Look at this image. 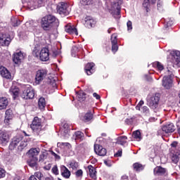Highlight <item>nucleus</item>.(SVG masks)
I'll use <instances>...</instances> for the list:
<instances>
[{"mask_svg": "<svg viewBox=\"0 0 180 180\" xmlns=\"http://www.w3.org/2000/svg\"><path fill=\"white\" fill-rule=\"evenodd\" d=\"M11 95H12L13 99H16L19 96V88L16 86H12L9 91Z\"/></svg>", "mask_w": 180, "mask_h": 180, "instance_id": "nucleus-28", "label": "nucleus"}, {"mask_svg": "<svg viewBox=\"0 0 180 180\" xmlns=\"http://www.w3.org/2000/svg\"><path fill=\"white\" fill-rule=\"evenodd\" d=\"M37 161H39V159L35 160L34 158H30L27 161L28 165L31 167V168H37Z\"/></svg>", "mask_w": 180, "mask_h": 180, "instance_id": "nucleus-34", "label": "nucleus"}, {"mask_svg": "<svg viewBox=\"0 0 180 180\" xmlns=\"http://www.w3.org/2000/svg\"><path fill=\"white\" fill-rule=\"evenodd\" d=\"M60 174L63 178L68 179L70 176H71V172L65 166L62 165L60 166Z\"/></svg>", "mask_w": 180, "mask_h": 180, "instance_id": "nucleus-23", "label": "nucleus"}, {"mask_svg": "<svg viewBox=\"0 0 180 180\" xmlns=\"http://www.w3.org/2000/svg\"><path fill=\"white\" fill-rule=\"evenodd\" d=\"M27 146V142L25 141H20V144L18 145V150H23L25 147Z\"/></svg>", "mask_w": 180, "mask_h": 180, "instance_id": "nucleus-47", "label": "nucleus"}, {"mask_svg": "<svg viewBox=\"0 0 180 180\" xmlns=\"http://www.w3.org/2000/svg\"><path fill=\"white\" fill-rule=\"evenodd\" d=\"M25 58V53L22 51L17 52L13 55V60L15 64H19L22 63V60Z\"/></svg>", "mask_w": 180, "mask_h": 180, "instance_id": "nucleus-15", "label": "nucleus"}, {"mask_svg": "<svg viewBox=\"0 0 180 180\" xmlns=\"http://www.w3.org/2000/svg\"><path fill=\"white\" fill-rule=\"evenodd\" d=\"M155 0H144L143 3V6L146 9V12H148L150 8V4H154Z\"/></svg>", "mask_w": 180, "mask_h": 180, "instance_id": "nucleus-35", "label": "nucleus"}, {"mask_svg": "<svg viewBox=\"0 0 180 180\" xmlns=\"http://www.w3.org/2000/svg\"><path fill=\"white\" fill-rule=\"evenodd\" d=\"M11 120H12V118H11L10 117L6 116L4 120V123H6V124H9V122H11Z\"/></svg>", "mask_w": 180, "mask_h": 180, "instance_id": "nucleus-56", "label": "nucleus"}, {"mask_svg": "<svg viewBox=\"0 0 180 180\" xmlns=\"http://www.w3.org/2000/svg\"><path fill=\"white\" fill-rule=\"evenodd\" d=\"M45 180H53V177H46Z\"/></svg>", "mask_w": 180, "mask_h": 180, "instance_id": "nucleus-63", "label": "nucleus"}, {"mask_svg": "<svg viewBox=\"0 0 180 180\" xmlns=\"http://www.w3.org/2000/svg\"><path fill=\"white\" fill-rule=\"evenodd\" d=\"M93 96L94 98H96V99H101V96H99L98 94L96 93H94L93 94Z\"/></svg>", "mask_w": 180, "mask_h": 180, "instance_id": "nucleus-61", "label": "nucleus"}, {"mask_svg": "<svg viewBox=\"0 0 180 180\" xmlns=\"http://www.w3.org/2000/svg\"><path fill=\"white\" fill-rule=\"evenodd\" d=\"M12 110H6V116H8V117L12 118Z\"/></svg>", "mask_w": 180, "mask_h": 180, "instance_id": "nucleus-55", "label": "nucleus"}, {"mask_svg": "<svg viewBox=\"0 0 180 180\" xmlns=\"http://www.w3.org/2000/svg\"><path fill=\"white\" fill-rule=\"evenodd\" d=\"M44 158H46V154L41 153V154L39 155V161H44Z\"/></svg>", "mask_w": 180, "mask_h": 180, "instance_id": "nucleus-58", "label": "nucleus"}, {"mask_svg": "<svg viewBox=\"0 0 180 180\" xmlns=\"http://www.w3.org/2000/svg\"><path fill=\"white\" fill-rule=\"evenodd\" d=\"M80 4L84 6H86L88 5H92L93 1L92 0H80Z\"/></svg>", "mask_w": 180, "mask_h": 180, "instance_id": "nucleus-46", "label": "nucleus"}, {"mask_svg": "<svg viewBox=\"0 0 180 180\" xmlns=\"http://www.w3.org/2000/svg\"><path fill=\"white\" fill-rule=\"evenodd\" d=\"M47 77V70L46 69H41L39 70L35 76V82L36 84H41L44 79Z\"/></svg>", "mask_w": 180, "mask_h": 180, "instance_id": "nucleus-7", "label": "nucleus"}, {"mask_svg": "<svg viewBox=\"0 0 180 180\" xmlns=\"http://www.w3.org/2000/svg\"><path fill=\"white\" fill-rule=\"evenodd\" d=\"M160 96L155 94L152 96L149 99H148V105L150 106L155 113L160 111Z\"/></svg>", "mask_w": 180, "mask_h": 180, "instance_id": "nucleus-5", "label": "nucleus"}, {"mask_svg": "<svg viewBox=\"0 0 180 180\" xmlns=\"http://www.w3.org/2000/svg\"><path fill=\"white\" fill-rule=\"evenodd\" d=\"M101 140H102V138L96 139V143L94 144V151L98 155L103 157L106 155V149L98 144V141H101Z\"/></svg>", "mask_w": 180, "mask_h": 180, "instance_id": "nucleus-10", "label": "nucleus"}, {"mask_svg": "<svg viewBox=\"0 0 180 180\" xmlns=\"http://www.w3.org/2000/svg\"><path fill=\"white\" fill-rule=\"evenodd\" d=\"M166 75L162 79V86L166 89H169L172 87V69L167 68L165 72Z\"/></svg>", "mask_w": 180, "mask_h": 180, "instance_id": "nucleus-3", "label": "nucleus"}, {"mask_svg": "<svg viewBox=\"0 0 180 180\" xmlns=\"http://www.w3.org/2000/svg\"><path fill=\"white\" fill-rule=\"evenodd\" d=\"M21 97L22 99H33L34 98V89L30 86L26 87L23 91Z\"/></svg>", "mask_w": 180, "mask_h": 180, "instance_id": "nucleus-8", "label": "nucleus"}, {"mask_svg": "<svg viewBox=\"0 0 180 180\" xmlns=\"http://www.w3.org/2000/svg\"><path fill=\"white\" fill-rule=\"evenodd\" d=\"M29 158H34V160L39 159L37 155L40 154V149L39 148H34L29 150L27 152Z\"/></svg>", "mask_w": 180, "mask_h": 180, "instance_id": "nucleus-16", "label": "nucleus"}, {"mask_svg": "<svg viewBox=\"0 0 180 180\" xmlns=\"http://www.w3.org/2000/svg\"><path fill=\"white\" fill-rule=\"evenodd\" d=\"M9 105V101L6 97H0V110H4L6 109Z\"/></svg>", "mask_w": 180, "mask_h": 180, "instance_id": "nucleus-26", "label": "nucleus"}, {"mask_svg": "<svg viewBox=\"0 0 180 180\" xmlns=\"http://www.w3.org/2000/svg\"><path fill=\"white\" fill-rule=\"evenodd\" d=\"M133 167L135 169V171H143V169H144V166H143L140 163L134 164Z\"/></svg>", "mask_w": 180, "mask_h": 180, "instance_id": "nucleus-41", "label": "nucleus"}, {"mask_svg": "<svg viewBox=\"0 0 180 180\" xmlns=\"http://www.w3.org/2000/svg\"><path fill=\"white\" fill-rule=\"evenodd\" d=\"M38 106L41 110H44V108H46V98L44 97L39 98L38 101Z\"/></svg>", "mask_w": 180, "mask_h": 180, "instance_id": "nucleus-32", "label": "nucleus"}, {"mask_svg": "<svg viewBox=\"0 0 180 180\" xmlns=\"http://www.w3.org/2000/svg\"><path fill=\"white\" fill-rule=\"evenodd\" d=\"M89 174L92 179H96V169L92 165L88 166Z\"/></svg>", "mask_w": 180, "mask_h": 180, "instance_id": "nucleus-29", "label": "nucleus"}, {"mask_svg": "<svg viewBox=\"0 0 180 180\" xmlns=\"http://www.w3.org/2000/svg\"><path fill=\"white\" fill-rule=\"evenodd\" d=\"M70 125L68 124L65 123L63 124V129L62 130L61 134L65 137V139H68L70 137Z\"/></svg>", "mask_w": 180, "mask_h": 180, "instance_id": "nucleus-27", "label": "nucleus"}, {"mask_svg": "<svg viewBox=\"0 0 180 180\" xmlns=\"http://www.w3.org/2000/svg\"><path fill=\"white\" fill-rule=\"evenodd\" d=\"M165 172H167V169L162 167H156L153 170L154 175L157 176L165 175Z\"/></svg>", "mask_w": 180, "mask_h": 180, "instance_id": "nucleus-24", "label": "nucleus"}, {"mask_svg": "<svg viewBox=\"0 0 180 180\" xmlns=\"http://www.w3.org/2000/svg\"><path fill=\"white\" fill-rule=\"evenodd\" d=\"M47 0H22V4H27V6L33 11V9H37V8H41V6H44Z\"/></svg>", "mask_w": 180, "mask_h": 180, "instance_id": "nucleus-2", "label": "nucleus"}, {"mask_svg": "<svg viewBox=\"0 0 180 180\" xmlns=\"http://www.w3.org/2000/svg\"><path fill=\"white\" fill-rule=\"evenodd\" d=\"M95 63H89L86 65L84 68V71L86 74L88 75H92L94 72H95Z\"/></svg>", "mask_w": 180, "mask_h": 180, "instance_id": "nucleus-19", "label": "nucleus"}, {"mask_svg": "<svg viewBox=\"0 0 180 180\" xmlns=\"http://www.w3.org/2000/svg\"><path fill=\"white\" fill-rule=\"evenodd\" d=\"M127 30L128 32H130L133 29V25L131 24V21H128L127 22Z\"/></svg>", "mask_w": 180, "mask_h": 180, "instance_id": "nucleus-53", "label": "nucleus"}, {"mask_svg": "<svg viewBox=\"0 0 180 180\" xmlns=\"http://www.w3.org/2000/svg\"><path fill=\"white\" fill-rule=\"evenodd\" d=\"M115 157H122V150H119L115 154Z\"/></svg>", "mask_w": 180, "mask_h": 180, "instance_id": "nucleus-59", "label": "nucleus"}, {"mask_svg": "<svg viewBox=\"0 0 180 180\" xmlns=\"http://www.w3.org/2000/svg\"><path fill=\"white\" fill-rule=\"evenodd\" d=\"M65 30L67 33H70V34H75L76 36H78V31L77 30V28H75V27L73 25H66L65 27Z\"/></svg>", "mask_w": 180, "mask_h": 180, "instance_id": "nucleus-25", "label": "nucleus"}, {"mask_svg": "<svg viewBox=\"0 0 180 180\" xmlns=\"http://www.w3.org/2000/svg\"><path fill=\"white\" fill-rule=\"evenodd\" d=\"M56 160H60V155H57L54 156Z\"/></svg>", "mask_w": 180, "mask_h": 180, "instance_id": "nucleus-64", "label": "nucleus"}, {"mask_svg": "<svg viewBox=\"0 0 180 180\" xmlns=\"http://www.w3.org/2000/svg\"><path fill=\"white\" fill-rule=\"evenodd\" d=\"M22 141L21 137L15 136L12 139L11 143H10L9 148L10 150H13V148H16V147H19V144Z\"/></svg>", "mask_w": 180, "mask_h": 180, "instance_id": "nucleus-21", "label": "nucleus"}, {"mask_svg": "<svg viewBox=\"0 0 180 180\" xmlns=\"http://www.w3.org/2000/svg\"><path fill=\"white\" fill-rule=\"evenodd\" d=\"M85 23L87 27H94L95 26V20L91 17H86L85 18Z\"/></svg>", "mask_w": 180, "mask_h": 180, "instance_id": "nucleus-30", "label": "nucleus"}, {"mask_svg": "<svg viewBox=\"0 0 180 180\" xmlns=\"http://www.w3.org/2000/svg\"><path fill=\"white\" fill-rule=\"evenodd\" d=\"M125 123L127 124H131V123H133V118H127L125 120Z\"/></svg>", "mask_w": 180, "mask_h": 180, "instance_id": "nucleus-57", "label": "nucleus"}, {"mask_svg": "<svg viewBox=\"0 0 180 180\" xmlns=\"http://www.w3.org/2000/svg\"><path fill=\"white\" fill-rule=\"evenodd\" d=\"M94 117V115H92V112H88L85 114L84 117V122H89L90 120H92V118Z\"/></svg>", "mask_w": 180, "mask_h": 180, "instance_id": "nucleus-39", "label": "nucleus"}, {"mask_svg": "<svg viewBox=\"0 0 180 180\" xmlns=\"http://www.w3.org/2000/svg\"><path fill=\"white\" fill-rule=\"evenodd\" d=\"M60 22L53 15H48L41 18V26L44 30H50L51 27H58Z\"/></svg>", "mask_w": 180, "mask_h": 180, "instance_id": "nucleus-1", "label": "nucleus"}, {"mask_svg": "<svg viewBox=\"0 0 180 180\" xmlns=\"http://www.w3.org/2000/svg\"><path fill=\"white\" fill-rule=\"evenodd\" d=\"M51 54H52V57H57V56H60L61 54V51L60 49H58L57 48H53L51 50Z\"/></svg>", "mask_w": 180, "mask_h": 180, "instance_id": "nucleus-43", "label": "nucleus"}, {"mask_svg": "<svg viewBox=\"0 0 180 180\" xmlns=\"http://www.w3.org/2000/svg\"><path fill=\"white\" fill-rule=\"evenodd\" d=\"M172 63L173 64V67L176 65L177 67H180V51H174L173 52V56H172Z\"/></svg>", "mask_w": 180, "mask_h": 180, "instance_id": "nucleus-13", "label": "nucleus"}, {"mask_svg": "<svg viewBox=\"0 0 180 180\" xmlns=\"http://www.w3.org/2000/svg\"><path fill=\"white\" fill-rule=\"evenodd\" d=\"M143 105H144V101H141L139 104L136 106V110H140V109H141V108H143Z\"/></svg>", "mask_w": 180, "mask_h": 180, "instance_id": "nucleus-52", "label": "nucleus"}, {"mask_svg": "<svg viewBox=\"0 0 180 180\" xmlns=\"http://www.w3.org/2000/svg\"><path fill=\"white\" fill-rule=\"evenodd\" d=\"M11 22L13 26H14V27H16L18 26H19V25H20V21L19 19L16 18H11Z\"/></svg>", "mask_w": 180, "mask_h": 180, "instance_id": "nucleus-44", "label": "nucleus"}, {"mask_svg": "<svg viewBox=\"0 0 180 180\" xmlns=\"http://www.w3.org/2000/svg\"><path fill=\"white\" fill-rule=\"evenodd\" d=\"M6 174V172L3 168L0 167V179L1 178H5V175Z\"/></svg>", "mask_w": 180, "mask_h": 180, "instance_id": "nucleus-51", "label": "nucleus"}, {"mask_svg": "<svg viewBox=\"0 0 180 180\" xmlns=\"http://www.w3.org/2000/svg\"><path fill=\"white\" fill-rule=\"evenodd\" d=\"M84 172H82V169H79L75 172L76 178H82Z\"/></svg>", "mask_w": 180, "mask_h": 180, "instance_id": "nucleus-50", "label": "nucleus"}, {"mask_svg": "<svg viewBox=\"0 0 180 180\" xmlns=\"http://www.w3.org/2000/svg\"><path fill=\"white\" fill-rule=\"evenodd\" d=\"M32 54L35 57H39L41 61H49L50 59V52L47 48H43L40 51L34 49Z\"/></svg>", "mask_w": 180, "mask_h": 180, "instance_id": "nucleus-4", "label": "nucleus"}, {"mask_svg": "<svg viewBox=\"0 0 180 180\" xmlns=\"http://www.w3.org/2000/svg\"><path fill=\"white\" fill-rule=\"evenodd\" d=\"M25 26L26 27H27V29H29V30H30V32H33V33H34V32H36L37 29V23H36L33 20H30L28 22H26Z\"/></svg>", "mask_w": 180, "mask_h": 180, "instance_id": "nucleus-22", "label": "nucleus"}, {"mask_svg": "<svg viewBox=\"0 0 180 180\" xmlns=\"http://www.w3.org/2000/svg\"><path fill=\"white\" fill-rule=\"evenodd\" d=\"M11 41V36L0 32V46H8Z\"/></svg>", "mask_w": 180, "mask_h": 180, "instance_id": "nucleus-11", "label": "nucleus"}, {"mask_svg": "<svg viewBox=\"0 0 180 180\" xmlns=\"http://www.w3.org/2000/svg\"><path fill=\"white\" fill-rule=\"evenodd\" d=\"M139 110L143 113V115H150V109L147 106H143Z\"/></svg>", "mask_w": 180, "mask_h": 180, "instance_id": "nucleus-45", "label": "nucleus"}, {"mask_svg": "<svg viewBox=\"0 0 180 180\" xmlns=\"http://www.w3.org/2000/svg\"><path fill=\"white\" fill-rule=\"evenodd\" d=\"M111 44L112 53H116L119 50V46H117V34H112L111 36Z\"/></svg>", "mask_w": 180, "mask_h": 180, "instance_id": "nucleus-14", "label": "nucleus"}, {"mask_svg": "<svg viewBox=\"0 0 180 180\" xmlns=\"http://www.w3.org/2000/svg\"><path fill=\"white\" fill-rule=\"evenodd\" d=\"M30 127L33 131L39 133L41 131V120L40 118L35 117L32 121Z\"/></svg>", "mask_w": 180, "mask_h": 180, "instance_id": "nucleus-9", "label": "nucleus"}, {"mask_svg": "<svg viewBox=\"0 0 180 180\" xmlns=\"http://www.w3.org/2000/svg\"><path fill=\"white\" fill-rule=\"evenodd\" d=\"M0 75L3 78H6V79H11L12 78V75L9 70L4 66H0Z\"/></svg>", "mask_w": 180, "mask_h": 180, "instance_id": "nucleus-20", "label": "nucleus"}, {"mask_svg": "<svg viewBox=\"0 0 180 180\" xmlns=\"http://www.w3.org/2000/svg\"><path fill=\"white\" fill-rule=\"evenodd\" d=\"M67 4L62 2L58 6V12H59L60 15H68L70 12L67 9Z\"/></svg>", "mask_w": 180, "mask_h": 180, "instance_id": "nucleus-17", "label": "nucleus"}, {"mask_svg": "<svg viewBox=\"0 0 180 180\" xmlns=\"http://www.w3.org/2000/svg\"><path fill=\"white\" fill-rule=\"evenodd\" d=\"M133 137L136 140V141H140V140H141V134L140 133V131H134Z\"/></svg>", "mask_w": 180, "mask_h": 180, "instance_id": "nucleus-38", "label": "nucleus"}, {"mask_svg": "<svg viewBox=\"0 0 180 180\" xmlns=\"http://www.w3.org/2000/svg\"><path fill=\"white\" fill-rule=\"evenodd\" d=\"M74 137L76 141H82V140H84V133L77 131L75 133Z\"/></svg>", "mask_w": 180, "mask_h": 180, "instance_id": "nucleus-33", "label": "nucleus"}, {"mask_svg": "<svg viewBox=\"0 0 180 180\" xmlns=\"http://www.w3.org/2000/svg\"><path fill=\"white\" fill-rule=\"evenodd\" d=\"M78 167V162H77L75 160H72L69 163V167L72 168V169H77Z\"/></svg>", "mask_w": 180, "mask_h": 180, "instance_id": "nucleus-42", "label": "nucleus"}, {"mask_svg": "<svg viewBox=\"0 0 180 180\" xmlns=\"http://www.w3.org/2000/svg\"><path fill=\"white\" fill-rule=\"evenodd\" d=\"M172 148L170 149V151H176V148H178V142L174 141L172 144Z\"/></svg>", "mask_w": 180, "mask_h": 180, "instance_id": "nucleus-49", "label": "nucleus"}, {"mask_svg": "<svg viewBox=\"0 0 180 180\" xmlns=\"http://www.w3.org/2000/svg\"><path fill=\"white\" fill-rule=\"evenodd\" d=\"M32 176H34V178H37L39 180H41L44 175L42 174V173L41 172H37L34 173V175H32Z\"/></svg>", "mask_w": 180, "mask_h": 180, "instance_id": "nucleus-48", "label": "nucleus"}, {"mask_svg": "<svg viewBox=\"0 0 180 180\" xmlns=\"http://www.w3.org/2000/svg\"><path fill=\"white\" fill-rule=\"evenodd\" d=\"M180 148L178 151H170V158L174 164H178L179 162Z\"/></svg>", "mask_w": 180, "mask_h": 180, "instance_id": "nucleus-18", "label": "nucleus"}, {"mask_svg": "<svg viewBox=\"0 0 180 180\" xmlns=\"http://www.w3.org/2000/svg\"><path fill=\"white\" fill-rule=\"evenodd\" d=\"M127 143V136H119L117 139V144H120V146H124Z\"/></svg>", "mask_w": 180, "mask_h": 180, "instance_id": "nucleus-31", "label": "nucleus"}, {"mask_svg": "<svg viewBox=\"0 0 180 180\" xmlns=\"http://www.w3.org/2000/svg\"><path fill=\"white\" fill-rule=\"evenodd\" d=\"M11 139V135H9V132L7 131H0V143L1 144H6L9 143V140Z\"/></svg>", "mask_w": 180, "mask_h": 180, "instance_id": "nucleus-12", "label": "nucleus"}, {"mask_svg": "<svg viewBox=\"0 0 180 180\" xmlns=\"http://www.w3.org/2000/svg\"><path fill=\"white\" fill-rule=\"evenodd\" d=\"M77 98L79 101V102H84L85 101V98H86V94L84 93L83 91H79L77 94Z\"/></svg>", "mask_w": 180, "mask_h": 180, "instance_id": "nucleus-36", "label": "nucleus"}, {"mask_svg": "<svg viewBox=\"0 0 180 180\" xmlns=\"http://www.w3.org/2000/svg\"><path fill=\"white\" fill-rule=\"evenodd\" d=\"M175 131V125L174 124L169 122L162 127V129L158 131V136H165V134H169V133H174Z\"/></svg>", "mask_w": 180, "mask_h": 180, "instance_id": "nucleus-6", "label": "nucleus"}, {"mask_svg": "<svg viewBox=\"0 0 180 180\" xmlns=\"http://www.w3.org/2000/svg\"><path fill=\"white\" fill-rule=\"evenodd\" d=\"M153 66L155 67V68H157L158 71H162V70H164V65L160 62L153 63Z\"/></svg>", "mask_w": 180, "mask_h": 180, "instance_id": "nucleus-40", "label": "nucleus"}, {"mask_svg": "<svg viewBox=\"0 0 180 180\" xmlns=\"http://www.w3.org/2000/svg\"><path fill=\"white\" fill-rule=\"evenodd\" d=\"M79 46H75L72 49L71 54L72 57H77V54L79 52Z\"/></svg>", "mask_w": 180, "mask_h": 180, "instance_id": "nucleus-37", "label": "nucleus"}, {"mask_svg": "<svg viewBox=\"0 0 180 180\" xmlns=\"http://www.w3.org/2000/svg\"><path fill=\"white\" fill-rule=\"evenodd\" d=\"M116 15H117V16H120V8H119V7L117 8Z\"/></svg>", "mask_w": 180, "mask_h": 180, "instance_id": "nucleus-62", "label": "nucleus"}, {"mask_svg": "<svg viewBox=\"0 0 180 180\" xmlns=\"http://www.w3.org/2000/svg\"><path fill=\"white\" fill-rule=\"evenodd\" d=\"M52 172L55 174V175H58V168L57 167V166H54L52 168Z\"/></svg>", "mask_w": 180, "mask_h": 180, "instance_id": "nucleus-54", "label": "nucleus"}, {"mask_svg": "<svg viewBox=\"0 0 180 180\" xmlns=\"http://www.w3.org/2000/svg\"><path fill=\"white\" fill-rule=\"evenodd\" d=\"M161 8H162V2L158 1V11H161Z\"/></svg>", "mask_w": 180, "mask_h": 180, "instance_id": "nucleus-60", "label": "nucleus"}]
</instances>
